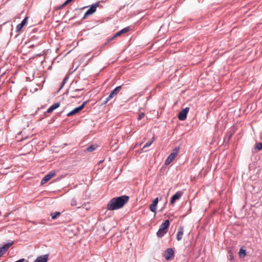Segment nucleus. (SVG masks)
<instances>
[{
	"instance_id": "a878e982",
	"label": "nucleus",
	"mask_w": 262,
	"mask_h": 262,
	"mask_svg": "<svg viewBox=\"0 0 262 262\" xmlns=\"http://www.w3.org/2000/svg\"><path fill=\"white\" fill-rule=\"evenodd\" d=\"M179 147H176L173 150V152H171V154H174V156H177L178 154V152L179 151Z\"/></svg>"
},
{
	"instance_id": "6e6552de",
	"label": "nucleus",
	"mask_w": 262,
	"mask_h": 262,
	"mask_svg": "<svg viewBox=\"0 0 262 262\" xmlns=\"http://www.w3.org/2000/svg\"><path fill=\"white\" fill-rule=\"evenodd\" d=\"M183 193V192L181 191H179L177 192L171 198L170 204L173 205L175 203L176 200H179L181 198V196L182 195Z\"/></svg>"
},
{
	"instance_id": "f704fd0d",
	"label": "nucleus",
	"mask_w": 262,
	"mask_h": 262,
	"mask_svg": "<svg viewBox=\"0 0 262 262\" xmlns=\"http://www.w3.org/2000/svg\"><path fill=\"white\" fill-rule=\"evenodd\" d=\"M86 205V203H84L83 205H82V207L84 208V206H85Z\"/></svg>"
},
{
	"instance_id": "c756f323",
	"label": "nucleus",
	"mask_w": 262,
	"mask_h": 262,
	"mask_svg": "<svg viewBox=\"0 0 262 262\" xmlns=\"http://www.w3.org/2000/svg\"><path fill=\"white\" fill-rule=\"evenodd\" d=\"M5 251H4L2 248H0V257L2 256L5 253Z\"/></svg>"
},
{
	"instance_id": "cd10ccee",
	"label": "nucleus",
	"mask_w": 262,
	"mask_h": 262,
	"mask_svg": "<svg viewBox=\"0 0 262 262\" xmlns=\"http://www.w3.org/2000/svg\"><path fill=\"white\" fill-rule=\"evenodd\" d=\"M145 116V114L144 113H140L139 114V116H138V117L137 118V119L138 120H140L141 119H142Z\"/></svg>"
},
{
	"instance_id": "39448f33",
	"label": "nucleus",
	"mask_w": 262,
	"mask_h": 262,
	"mask_svg": "<svg viewBox=\"0 0 262 262\" xmlns=\"http://www.w3.org/2000/svg\"><path fill=\"white\" fill-rule=\"evenodd\" d=\"M99 3H96L93 4L91 7L86 11L84 14L83 16H87L88 15H92L96 11L97 8L99 6Z\"/></svg>"
},
{
	"instance_id": "473e14b6",
	"label": "nucleus",
	"mask_w": 262,
	"mask_h": 262,
	"mask_svg": "<svg viewBox=\"0 0 262 262\" xmlns=\"http://www.w3.org/2000/svg\"><path fill=\"white\" fill-rule=\"evenodd\" d=\"M82 90H83L82 89H76L74 92H76L82 91Z\"/></svg>"
},
{
	"instance_id": "f03ea898",
	"label": "nucleus",
	"mask_w": 262,
	"mask_h": 262,
	"mask_svg": "<svg viewBox=\"0 0 262 262\" xmlns=\"http://www.w3.org/2000/svg\"><path fill=\"white\" fill-rule=\"evenodd\" d=\"M170 225L168 220H166L160 226L159 229L157 232V235L159 237H163L168 231Z\"/></svg>"
},
{
	"instance_id": "2f4dec72",
	"label": "nucleus",
	"mask_w": 262,
	"mask_h": 262,
	"mask_svg": "<svg viewBox=\"0 0 262 262\" xmlns=\"http://www.w3.org/2000/svg\"><path fill=\"white\" fill-rule=\"evenodd\" d=\"M114 96L113 95H112V93H111L110 94L107 96L108 99H111L113 98Z\"/></svg>"
},
{
	"instance_id": "1a4fd4ad",
	"label": "nucleus",
	"mask_w": 262,
	"mask_h": 262,
	"mask_svg": "<svg viewBox=\"0 0 262 262\" xmlns=\"http://www.w3.org/2000/svg\"><path fill=\"white\" fill-rule=\"evenodd\" d=\"M28 18L29 17H25L23 21L16 26L15 28L16 32H19L20 31L24 26L27 24Z\"/></svg>"
},
{
	"instance_id": "7c9ffc66",
	"label": "nucleus",
	"mask_w": 262,
	"mask_h": 262,
	"mask_svg": "<svg viewBox=\"0 0 262 262\" xmlns=\"http://www.w3.org/2000/svg\"><path fill=\"white\" fill-rule=\"evenodd\" d=\"M110 100V99H108V97H106L105 98V100L103 101V104H106Z\"/></svg>"
},
{
	"instance_id": "bb28decb",
	"label": "nucleus",
	"mask_w": 262,
	"mask_h": 262,
	"mask_svg": "<svg viewBox=\"0 0 262 262\" xmlns=\"http://www.w3.org/2000/svg\"><path fill=\"white\" fill-rule=\"evenodd\" d=\"M69 79V77L68 76H66L63 79L62 82V84H61V88L63 86V85L67 82V80Z\"/></svg>"
},
{
	"instance_id": "2eb2a0df",
	"label": "nucleus",
	"mask_w": 262,
	"mask_h": 262,
	"mask_svg": "<svg viewBox=\"0 0 262 262\" xmlns=\"http://www.w3.org/2000/svg\"><path fill=\"white\" fill-rule=\"evenodd\" d=\"M60 106V103L59 102L55 103L52 105L48 110L47 112L48 113H52L54 110L58 108Z\"/></svg>"
},
{
	"instance_id": "4be33fe9",
	"label": "nucleus",
	"mask_w": 262,
	"mask_h": 262,
	"mask_svg": "<svg viewBox=\"0 0 262 262\" xmlns=\"http://www.w3.org/2000/svg\"><path fill=\"white\" fill-rule=\"evenodd\" d=\"M60 214H61V212H55L51 213V216L53 220H55Z\"/></svg>"
},
{
	"instance_id": "f257e3e1",
	"label": "nucleus",
	"mask_w": 262,
	"mask_h": 262,
	"mask_svg": "<svg viewBox=\"0 0 262 262\" xmlns=\"http://www.w3.org/2000/svg\"><path fill=\"white\" fill-rule=\"evenodd\" d=\"M129 200V196L123 195L112 198L108 203L106 209L108 210H115L122 208Z\"/></svg>"
},
{
	"instance_id": "6ab92c4d",
	"label": "nucleus",
	"mask_w": 262,
	"mask_h": 262,
	"mask_svg": "<svg viewBox=\"0 0 262 262\" xmlns=\"http://www.w3.org/2000/svg\"><path fill=\"white\" fill-rule=\"evenodd\" d=\"M121 88L122 87L121 85L116 87L115 89H114L111 92L112 95H113L114 96L117 95L119 93V92L121 90Z\"/></svg>"
},
{
	"instance_id": "423d86ee",
	"label": "nucleus",
	"mask_w": 262,
	"mask_h": 262,
	"mask_svg": "<svg viewBox=\"0 0 262 262\" xmlns=\"http://www.w3.org/2000/svg\"><path fill=\"white\" fill-rule=\"evenodd\" d=\"M189 107H187L183 109L179 114L178 118L180 120L183 121L186 119L187 115L189 111Z\"/></svg>"
},
{
	"instance_id": "dca6fc26",
	"label": "nucleus",
	"mask_w": 262,
	"mask_h": 262,
	"mask_svg": "<svg viewBox=\"0 0 262 262\" xmlns=\"http://www.w3.org/2000/svg\"><path fill=\"white\" fill-rule=\"evenodd\" d=\"M13 244V241H10L9 242L4 244V245L1 247V248L6 252Z\"/></svg>"
},
{
	"instance_id": "72a5a7b5",
	"label": "nucleus",
	"mask_w": 262,
	"mask_h": 262,
	"mask_svg": "<svg viewBox=\"0 0 262 262\" xmlns=\"http://www.w3.org/2000/svg\"><path fill=\"white\" fill-rule=\"evenodd\" d=\"M137 147H138V145H137V144H136V145H135V146L134 147V148H137Z\"/></svg>"
},
{
	"instance_id": "f8f14e48",
	"label": "nucleus",
	"mask_w": 262,
	"mask_h": 262,
	"mask_svg": "<svg viewBox=\"0 0 262 262\" xmlns=\"http://www.w3.org/2000/svg\"><path fill=\"white\" fill-rule=\"evenodd\" d=\"M48 259H49V255L45 254V255L38 256L36 258L35 262H47Z\"/></svg>"
},
{
	"instance_id": "393cba45",
	"label": "nucleus",
	"mask_w": 262,
	"mask_h": 262,
	"mask_svg": "<svg viewBox=\"0 0 262 262\" xmlns=\"http://www.w3.org/2000/svg\"><path fill=\"white\" fill-rule=\"evenodd\" d=\"M77 200L75 198H73L71 199L70 202V205L72 206H76L77 205Z\"/></svg>"
},
{
	"instance_id": "412c9836",
	"label": "nucleus",
	"mask_w": 262,
	"mask_h": 262,
	"mask_svg": "<svg viewBox=\"0 0 262 262\" xmlns=\"http://www.w3.org/2000/svg\"><path fill=\"white\" fill-rule=\"evenodd\" d=\"M72 0H67L62 5H60L59 7H58L57 9H56L54 11V13L56 11H57L58 10L61 9L64 6L68 4L69 3H70Z\"/></svg>"
},
{
	"instance_id": "5701e85b",
	"label": "nucleus",
	"mask_w": 262,
	"mask_h": 262,
	"mask_svg": "<svg viewBox=\"0 0 262 262\" xmlns=\"http://www.w3.org/2000/svg\"><path fill=\"white\" fill-rule=\"evenodd\" d=\"M97 148V146L95 145H91L86 149V151L92 152Z\"/></svg>"
},
{
	"instance_id": "20e7f679",
	"label": "nucleus",
	"mask_w": 262,
	"mask_h": 262,
	"mask_svg": "<svg viewBox=\"0 0 262 262\" xmlns=\"http://www.w3.org/2000/svg\"><path fill=\"white\" fill-rule=\"evenodd\" d=\"M86 103V101L84 102L81 105L75 108L72 111L67 114V116L69 117L72 115H74L78 113L80 111H81L84 107Z\"/></svg>"
},
{
	"instance_id": "9b49d317",
	"label": "nucleus",
	"mask_w": 262,
	"mask_h": 262,
	"mask_svg": "<svg viewBox=\"0 0 262 262\" xmlns=\"http://www.w3.org/2000/svg\"><path fill=\"white\" fill-rule=\"evenodd\" d=\"M158 201V198H156V199H154L152 203L150 205L149 208L151 212H156Z\"/></svg>"
},
{
	"instance_id": "9d476101",
	"label": "nucleus",
	"mask_w": 262,
	"mask_h": 262,
	"mask_svg": "<svg viewBox=\"0 0 262 262\" xmlns=\"http://www.w3.org/2000/svg\"><path fill=\"white\" fill-rule=\"evenodd\" d=\"M129 30H130V27H125V28L122 29V30H121L117 32L114 35V36L111 38V40L113 39L114 38H115V37H116L117 36H120L122 34L126 33L128 32L129 31Z\"/></svg>"
},
{
	"instance_id": "b1692460",
	"label": "nucleus",
	"mask_w": 262,
	"mask_h": 262,
	"mask_svg": "<svg viewBox=\"0 0 262 262\" xmlns=\"http://www.w3.org/2000/svg\"><path fill=\"white\" fill-rule=\"evenodd\" d=\"M254 148H255V149H257L258 150H261L262 149V142H259V143L256 144Z\"/></svg>"
},
{
	"instance_id": "4468645a",
	"label": "nucleus",
	"mask_w": 262,
	"mask_h": 262,
	"mask_svg": "<svg viewBox=\"0 0 262 262\" xmlns=\"http://www.w3.org/2000/svg\"><path fill=\"white\" fill-rule=\"evenodd\" d=\"M175 157L176 156H174V154L171 153L166 160L165 162V165H167L169 164L174 160Z\"/></svg>"
},
{
	"instance_id": "ddd939ff",
	"label": "nucleus",
	"mask_w": 262,
	"mask_h": 262,
	"mask_svg": "<svg viewBox=\"0 0 262 262\" xmlns=\"http://www.w3.org/2000/svg\"><path fill=\"white\" fill-rule=\"evenodd\" d=\"M179 231L178 232V234L177 235V239L178 241H180L182 238V236L183 235V232H184V228L182 226H181L179 228V229H178Z\"/></svg>"
},
{
	"instance_id": "aec40b11",
	"label": "nucleus",
	"mask_w": 262,
	"mask_h": 262,
	"mask_svg": "<svg viewBox=\"0 0 262 262\" xmlns=\"http://www.w3.org/2000/svg\"><path fill=\"white\" fill-rule=\"evenodd\" d=\"M228 253L229 255V260L232 261L234 260L233 253L231 249L228 248Z\"/></svg>"
},
{
	"instance_id": "0eeeda50",
	"label": "nucleus",
	"mask_w": 262,
	"mask_h": 262,
	"mask_svg": "<svg viewBox=\"0 0 262 262\" xmlns=\"http://www.w3.org/2000/svg\"><path fill=\"white\" fill-rule=\"evenodd\" d=\"M56 173L54 171H51L49 173L45 176V177L41 180V183L43 184L49 181L52 177L55 176Z\"/></svg>"
},
{
	"instance_id": "a211bd4d",
	"label": "nucleus",
	"mask_w": 262,
	"mask_h": 262,
	"mask_svg": "<svg viewBox=\"0 0 262 262\" xmlns=\"http://www.w3.org/2000/svg\"><path fill=\"white\" fill-rule=\"evenodd\" d=\"M239 256L241 258H243L246 255V251L245 249H244L243 247H242L239 249V251L238 252Z\"/></svg>"
},
{
	"instance_id": "c9c22d12",
	"label": "nucleus",
	"mask_w": 262,
	"mask_h": 262,
	"mask_svg": "<svg viewBox=\"0 0 262 262\" xmlns=\"http://www.w3.org/2000/svg\"><path fill=\"white\" fill-rule=\"evenodd\" d=\"M231 135H230L229 139H230L231 138Z\"/></svg>"
},
{
	"instance_id": "f3484780",
	"label": "nucleus",
	"mask_w": 262,
	"mask_h": 262,
	"mask_svg": "<svg viewBox=\"0 0 262 262\" xmlns=\"http://www.w3.org/2000/svg\"><path fill=\"white\" fill-rule=\"evenodd\" d=\"M154 140H155V138L152 137L150 141H148L147 142H146L145 143V144L144 145V146L142 148V150L143 151H144L145 150H144V149L146 147L150 146L151 145V144L153 143Z\"/></svg>"
},
{
	"instance_id": "7ed1b4c3",
	"label": "nucleus",
	"mask_w": 262,
	"mask_h": 262,
	"mask_svg": "<svg viewBox=\"0 0 262 262\" xmlns=\"http://www.w3.org/2000/svg\"><path fill=\"white\" fill-rule=\"evenodd\" d=\"M174 251L172 248L167 249L163 254V256L167 260H171L174 257Z\"/></svg>"
},
{
	"instance_id": "c85d7f7f",
	"label": "nucleus",
	"mask_w": 262,
	"mask_h": 262,
	"mask_svg": "<svg viewBox=\"0 0 262 262\" xmlns=\"http://www.w3.org/2000/svg\"><path fill=\"white\" fill-rule=\"evenodd\" d=\"M82 11V9H76L75 11H74V15H80L81 14V12Z\"/></svg>"
}]
</instances>
